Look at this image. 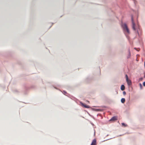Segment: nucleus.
<instances>
[{
    "mask_svg": "<svg viewBox=\"0 0 145 145\" xmlns=\"http://www.w3.org/2000/svg\"><path fill=\"white\" fill-rule=\"evenodd\" d=\"M122 26L124 31H126L128 34L130 32L128 28L127 25L126 24H123L122 25Z\"/></svg>",
    "mask_w": 145,
    "mask_h": 145,
    "instance_id": "nucleus-1",
    "label": "nucleus"
},
{
    "mask_svg": "<svg viewBox=\"0 0 145 145\" xmlns=\"http://www.w3.org/2000/svg\"><path fill=\"white\" fill-rule=\"evenodd\" d=\"M125 77L126 79V81L128 85L129 86L131 85V81L129 79L128 76L127 74L125 75Z\"/></svg>",
    "mask_w": 145,
    "mask_h": 145,
    "instance_id": "nucleus-2",
    "label": "nucleus"
},
{
    "mask_svg": "<svg viewBox=\"0 0 145 145\" xmlns=\"http://www.w3.org/2000/svg\"><path fill=\"white\" fill-rule=\"evenodd\" d=\"M131 20H132V28L133 29V30L134 31H136V29L135 28V24L133 20V17H132L131 18Z\"/></svg>",
    "mask_w": 145,
    "mask_h": 145,
    "instance_id": "nucleus-3",
    "label": "nucleus"
},
{
    "mask_svg": "<svg viewBox=\"0 0 145 145\" xmlns=\"http://www.w3.org/2000/svg\"><path fill=\"white\" fill-rule=\"evenodd\" d=\"M91 145H96V139H94L93 140Z\"/></svg>",
    "mask_w": 145,
    "mask_h": 145,
    "instance_id": "nucleus-4",
    "label": "nucleus"
},
{
    "mask_svg": "<svg viewBox=\"0 0 145 145\" xmlns=\"http://www.w3.org/2000/svg\"><path fill=\"white\" fill-rule=\"evenodd\" d=\"M81 104L85 108H88L89 107L88 105H87L83 103H81Z\"/></svg>",
    "mask_w": 145,
    "mask_h": 145,
    "instance_id": "nucleus-5",
    "label": "nucleus"
},
{
    "mask_svg": "<svg viewBox=\"0 0 145 145\" xmlns=\"http://www.w3.org/2000/svg\"><path fill=\"white\" fill-rule=\"evenodd\" d=\"M117 119V117L116 116H114L112 117L110 120V121H115Z\"/></svg>",
    "mask_w": 145,
    "mask_h": 145,
    "instance_id": "nucleus-6",
    "label": "nucleus"
},
{
    "mask_svg": "<svg viewBox=\"0 0 145 145\" xmlns=\"http://www.w3.org/2000/svg\"><path fill=\"white\" fill-rule=\"evenodd\" d=\"M125 88V86L124 85H122L121 86V90L123 91L124 90Z\"/></svg>",
    "mask_w": 145,
    "mask_h": 145,
    "instance_id": "nucleus-7",
    "label": "nucleus"
},
{
    "mask_svg": "<svg viewBox=\"0 0 145 145\" xmlns=\"http://www.w3.org/2000/svg\"><path fill=\"white\" fill-rule=\"evenodd\" d=\"M125 101V99L124 98H122L121 99V102L122 103H124Z\"/></svg>",
    "mask_w": 145,
    "mask_h": 145,
    "instance_id": "nucleus-8",
    "label": "nucleus"
},
{
    "mask_svg": "<svg viewBox=\"0 0 145 145\" xmlns=\"http://www.w3.org/2000/svg\"><path fill=\"white\" fill-rule=\"evenodd\" d=\"M122 125V126H124V127H127V124H125L124 123H121Z\"/></svg>",
    "mask_w": 145,
    "mask_h": 145,
    "instance_id": "nucleus-9",
    "label": "nucleus"
},
{
    "mask_svg": "<svg viewBox=\"0 0 145 145\" xmlns=\"http://www.w3.org/2000/svg\"><path fill=\"white\" fill-rule=\"evenodd\" d=\"M123 94L124 95H126V93L125 91H124L123 92Z\"/></svg>",
    "mask_w": 145,
    "mask_h": 145,
    "instance_id": "nucleus-10",
    "label": "nucleus"
},
{
    "mask_svg": "<svg viewBox=\"0 0 145 145\" xmlns=\"http://www.w3.org/2000/svg\"><path fill=\"white\" fill-rule=\"evenodd\" d=\"M143 85L144 86H145V82H143Z\"/></svg>",
    "mask_w": 145,
    "mask_h": 145,
    "instance_id": "nucleus-11",
    "label": "nucleus"
},
{
    "mask_svg": "<svg viewBox=\"0 0 145 145\" xmlns=\"http://www.w3.org/2000/svg\"><path fill=\"white\" fill-rule=\"evenodd\" d=\"M144 63V66H145V61Z\"/></svg>",
    "mask_w": 145,
    "mask_h": 145,
    "instance_id": "nucleus-12",
    "label": "nucleus"
}]
</instances>
